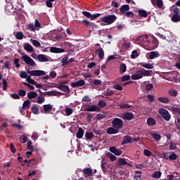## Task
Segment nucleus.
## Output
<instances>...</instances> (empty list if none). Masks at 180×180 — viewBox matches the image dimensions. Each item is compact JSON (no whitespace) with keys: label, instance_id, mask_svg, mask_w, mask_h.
<instances>
[{"label":"nucleus","instance_id":"dca6fc26","mask_svg":"<svg viewBox=\"0 0 180 180\" xmlns=\"http://www.w3.org/2000/svg\"><path fill=\"white\" fill-rule=\"evenodd\" d=\"M120 11L121 13H122V15H124V13H126V12H127V11H130V6L127 4L122 5L120 7Z\"/></svg>","mask_w":180,"mask_h":180},{"label":"nucleus","instance_id":"69168bd1","mask_svg":"<svg viewBox=\"0 0 180 180\" xmlns=\"http://www.w3.org/2000/svg\"><path fill=\"white\" fill-rule=\"evenodd\" d=\"M93 84L94 85H101L102 84V81L98 79H93Z\"/></svg>","mask_w":180,"mask_h":180},{"label":"nucleus","instance_id":"e433bc0d","mask_svg":"<svg viewBox=\"0 0 180 180\" xmlns=\"http://www.w3.org/2000/svg\"><path fill=\"white\" fill-rule=\"evenodd\" d=\"M23 37H25V35L23 34V32H18L15 34V39H17V40H22V39H23Z\"/></svg>","mask_w":180,"mask_h":180},{"label":"nucleus","instance_id":"79ce46f5","mask_svg":"<svg viewBox=\"0 0 180 180\" xmlns=\"http://www.w3.org/2000/svg\"><path fill=\"white\" fill-rule=\"evenodd\" d=\"M139 41H148V35H142L139 37Z\"/></svg>","mask_w":180,"mask_h":180},{"label":"nucleus","instance_id":"bb28decb","mask_svg":"<svg viewBox=\"0 0 180 180\" xmlns=\"http://www.w3.org/2000/svg\"><path fill=\"white\" fill-rule=\"evenodd\" d=\"M137 72H140V74L142 75V77H143V75H144V77H149L150 74H151V70H138Z\"/></svg>","mask_w":180,"mask_h":180},{"label":"nucleus","instance_id":"338daca9","mask_svg":"<svg viewBox=\"0 0 180 180\" xmlns=\"http://www.w3.org/2000/svg\"><path fill=\"white\" fill-rule=\"evenodd\" d=\"M139 56V53H137V51L134 50L132 51L131 55V58H137V56Z\"/></svg>","mask_w":180,"mask_h":180},{"label":"nucleus","instance_id":"a878e982","mask_svg":"<svg viewBox=\"0 0 180 180\" xmlns=\"http://www.w3.org/2000/svg\"><path fill=\"white\" fill-rule=\"evenodd\" d=\"M150 135L154 139V140H155V141H160L162 139L161 134H160L150 133Z\"/></svg>","mask_w":180,"mask_h":180},{"label":"nucleus","instance_id":"9b49d317","mask_svg":"<svg viewBox=\"0 0 180 180\" xmlns=\"http://www.w3.org/2000/svg\"><path fill=\"white\" fill-rule=\"evenodd\" d=\"M110 153H112L113 154H115V155L119 156V155H122V150L120 149H117L116 147L112 146V147H110L109 148Z\"/></svg>","mask_w":180,"mask_h":180},{"label":"nucleus","instance_id":"4be33fe9","mask_svg":"<svg viewBox=\"0 0 180 180\" xmlns=\"http://www.w3.org/2000/svg\"><path fill=\"white\" fill-rule=\"evenodd\" d=\"M151 41H152V45H151L152 49L154 50L157 49L159 44L158 39H157V38L155 37H153Z\"/></svg>","mask_w":180,"mask_h":180},{"label":"nucleus","instance_id":"0e129e2a","mask_svg":"<svg viewBox=\"0 0 180 180\" xmlns=\"http://www.w3.org/2000/svg\"><path fill=\"white\" fill-rule=\"evenodd\" d=\"M169 150H176V143L175 142H170Z\"/></svg>","mask_w":180,"mask_h":180},{"label":"nucleus","instance_id":"3c124183","mask_svg":"<svg viewBox=\"0 0 180 180\" xmlns=\"http://www.w3.org/2000/svg\"><path fill=\"white\" fill-rule=\"evenodd\" d=\"M32 141H28L27 143V148L30 151H34V150L33 149V146H32Z\"/></svg>","mask_w":180,"mask_h":180},{"label":"nucleus","instance_id":"c9c22d12","mask_svg":"<svg viewBox=\"0 0 180 180\" xmlns=\"http://www.w3.org/2000/svg\"><path fill=\"white\" fill-rule=\"evenodd\" d=\"M138 13L141 18H147V16H148V13L144 10H139Z\"/></svg>","mask_w":180,"mask_h":180},{"label":"nucleus","instance_id":"5fc2aeb1","mask_svg":"<svg viewBox=\"0 0 180 180\" xmlns=\"http://www.w3.org/2000/svg\"><path fill=\"white\" fill-rule=\"evenodd\" d=\"M85 137H86V139H87V140H91V139H92V137H94V133L86 132L85 134Z\"/></svg>","mask_w":180,"mask_h":180},{"label":"nucleus","instance_id":"4d7b16f0","mask_svg":"<svg viewBox=\"0 0 180 180\" xmlns=\"http://www.w3.org/2000/svg\"><path fill=\"white\" fill-rule=\"evenodd\" d=\"M112 88L114 89H117V91H122L123 89V87L122 86V85L119 84H117L115 85H113L112 86Z\"/></svg>","mask_w":180,"mask_h":180},{"label":"nucleus","instance_id":"c85d7f7f","mask_svg":"<svg viewBox=\"0 0 180 180\" xmlns=\"http://www.w3.org/2000/svg\"><path fill=\"white\" fill-rule=\"evenodd\" d=\"M28 99H34L37 96L36 91H29L27 95Z\"/></svg>","mask_w":180,"mask_h":180},{"label":"nucleus","instance_id":"6e6552de","mask_svg":"<svg viewBox=\"0 0 180 180\" xmlns=\"http://www.w3.org/2000/svg\"><path fill=\"white\" fill-rule=\"evenodd\" d=\"M84 85H85V80L80 79L71 83L70 86H72V88H78L79 86H84Z\"/></svg>","mask_w":180,"mask_h":180},{"label":"nucleus","instance_id":"20e7f679","mask_svg":"<svg viewBox=\"0 0 180 180\" xmlns=\"http://www.w3.org/2000/svg\"><path fill=\"white\" fill-rule=\"evenodd\" d=\"M112 127L117 129L118 130L123 127V120L120 118H114L112 121Z\"/></svg>","mask_w":180,"mask_h":180},{"label":"nucleus","instance_id":"a19ab883","mask_svg":"<svg viewBox=\"0 0 180 180\" xmlns=\"http://www.w3.org/2000/svg\"><path fill=\"white\" fill-rule=\"evenodd\" d=\"M31 110L34 115H39V108L35 104L32 106Z\"/></svg>","mask_w":180,"mask_h":180},{"label":"nucleus","instance_id":"5701e85b","mask_svg":"<svg viewBox=\"0 0 180 180\" xmlns=\"http://www.w3.org/2000/svg\"><path fill=\"white\" fill-rule=\"evenodd\" d=\"M160 57V53L158 51H152L149 54L150 60H154V58H158Z\"/></svg>","mask_w":180,"mask_h":180},{"label":"nucleus","instance_id":"39448f33","mask_svg":"<svg viewBox=\"0 0 180 180\" xmlns=\"http://www.w3.org/2000/svg\"><path fill=\"white\" fill-rule=\"evenodd\" d=\"M22 58L23 61H25L28 65H30L31 67H35L36 62H34V60H33V59H32V58L30 56L24 55L22 56Z\"/></svg>","mask_w":180,"mask_h":180},{"label":"nucleus","instance_id":"de8ad7c7","mask_svg":"<svg viewBox=\"0 0 180 180\" xmlns=\"http://www.w3.org/2000/svg\"><path fill=\"white\" fill-rule=\"evenodd\" d=\"M107 156H108V158H110V161H112V162L116 161V158H117L116 156H115L111 153H107Z\"/></svg>","mask_w":180,"mask_h":180},{"label":"nucleus","instance_id":"052dcab7","mask_svg":"<svg viewBox=\"0 0 180 180\" xmlns=\"http://www.w3.org/2000/svg\"><path fill=\"white\" fill-rule=\"evenodd\" d=\"M18 96H22V98L23 96H26V91L23 89L18 90Z\"/></svg>","mask_w":180,"mask_h":180},{"label":"nucleus","instance_id":"72a5a7b5","mask_svg":"<svg viewBox=\"0 0 180 180\" xmlns=\"http://www.w3.org/2000/svg\"><path fill=\"white\" fill-rule=\"evenodd\" d=\"M127 70V66H126V64L121 63L120 65V74H124V72Z\"/></svg>","mask_w":180,"mask_h":180},{"label":"nucleus","instance_id":"393cba45","mask_svg":"<svg viewBox=\"0 0 180 180\" xmlns=\"http://www.w3.org/2000/svg\"><path fill=\"white\" fill-rule=\"evenodd\" d=\"M158 102H161V103H166V104L169 103V98L165 96L158 98Z\"/></svg>","mask_w":180,"mask_h":180},{"label":"nucleus","instance_id":"7ed1b4c3","mask_svg":"<svg viewBox=\"0 0 180 180\" xmlns=\"http://www.w3.org/2000/svg\"><path fill=\"white\" fill-rule=\"evenodd\" d=\"M159 115H160L166 122H169V120H171V114H169V112L165 108L159 109Z\"/></svg>","mask_w":180,"mask_h":180},{"label":"nucleus","instance_id":"f704fd0d","mask_svg":"<svg viewBox=\"0 0 180 180\" xmlns=\"http://www.w3.org/2000/svg\"><path fill=\"white\" fill-rule=\"evenodd\" d=\"M162 173L160 171L155 172L152 174V178H155L156 179H159L161 178Z\"/></svg>","mask_w":180,"mask_h":180},{"label":"nucleus","instance_id":"c03bdc74","mask_svg":"<svg viewBox=\"0 0 180 180\" xmlns=\"http://www.w3.org/2000/svg\"><path fill=\"white\" fill-rule=\"evenodd\" d=\"M153 88H154V85H153V84L151 83L147 84L145 86V91H151Z\"/></svg>","mask_w":180,"mask_h":180},{"label":"nucleus","instance_id":"603ef678","mask_svg":"<svg viewBox=\"0 0 180 180\" xmlns=\"http://www.w3.org/2000/svg\"><path fill=\"white\" fill-rule=\"evenodd\" d=\"M98 105L99 108H106V106H107L106 102H105L103 101H99L98 102Z\"/></svg>","mask_w":180,"mask_h":180},{"label":"nucleus","instance_id":"a211bd4d","mask_svg":"<svg viewBox=\"0 0 180 180\" xmlns=\"http://www.w3.org/2000/svg\"><path fill=\"white\" fill-rule=\"evenodd\" d=\"M118 167H122L123 165H128V167H130V163L127 162L124 158H120L118 160L117 163Z\"/></svg>","mask_w":180,"mask_h":180},{"label":"nucleus","instance_id":"1a4fd4ad","mask_svg":"<svg viewBox=\"0 0 180 180\" xmlns=\"http://www.w3.org/2000/svg\"><path fill=\"white\" fill-rule=\"evenodd\" d=\"M82 23L86 26V27H91V29L96 27V25H95V23L89 22V20H82Z\"/></svg>","mask_w":180,"mask_h":180},{"label":"nucleus","instance_id":"473e14b6","mask_svg":"<svg viewBox=\"0 0 180 180\" xmlns=\"http://www.w3.org/2000/svg\"><path fill=\"white\" fill-rule=\"evenodd\" d=\"M44 111L47 113V112H49V110H53V105L51 104H46L43 105Z\"/></svg>","mask_w":180,"mask_h":180},{"label":"nucleus","instance_id":"f3484780","mask_svg":"<svg viewBox=\"0 0 180 180\" xmlns=\"http://www.w3.org/2000/svg\"><path fill=\"white\" fill-rule=\"evenodd\" d=\"M101 167L103 172H106L108 171V162L105 159H103L101 162Z\"/></svg>","mask_w":180,"mask_h":180},{"label":"nucleus","instance_id":"f8f14e48","mask_svg":"<svg viewBox=\"0 0 180 180\" xmlns=\"http://www.w3.org/2000/svg\"><path fill=\"white\" fill-rule=\"evenodd\" d=\"M129 143H133L131 136L129 135L124 136L123 141L121 143L122 146H124V144H129Z\"/></svg>","mask_w":180,"mask_h":180},{"label":"nucleus","instance_id":"e2e57ef3","mask_svg":"<svg viewBox=\"0 0 180 180\" xmlns=\"http://www.w3.org/2000/svg\"><path fill=\"white\" fill-rule=\"evenodd\" d=\"M172 112H174V113H178V115H180V108L179 107H172Z\"/></svg>","mask_w":180,"mask_h":180},{"label":"nucleus","instance_id":"37998d69","mask_svg":"<svg viewBox=\"0 0 180 180\" xmlns=\"http://www.w3.org/2000/svg\"><path fill=\"white\" fill-rule=\"evenodd\" d=\"M28 106H30V101L26 100L23 102L22 109H29Z\"/></svg>","mask_w":180,"mask_h":180},{"label":"nucleus","instance_id":"423d86ee","mask_svg":"<svg viewBox=\"0 0 180 180\" xmlns=\"http://www.w3.org/2000/svg\"><path fill=\"white\" fill-rule=\"evenodd\" d=\"M84 112H101V108L96 105H88L84 108Z\"/></svg>","mask_w":180,"mask_h":180},{"label":"nucleus","instance_id":"8fccbe9b","mask_svg":"<svg viewBox=\"0 0 180 180\" xmlns=\"http://www.w3.org/2000/svg\"><path fill=\"white\" fill-rule=\"evenodd\" d=\"M178 158V155L176 153H172L169 156V160H171L172 161H175Z\"/></svg>","mask_w":180,"mask_h":180},{"label":"nucleus","instance_id":"2f4dec72","mask_svg":"<svg viewBox=\"0 0 180 180\" xmlns=\"http://www.w3.org/2000/svg\"><path fill=\"white\" fill-rule=\"evenodd\" d=\"M76 137L77 139H82V137H84V129H82V128H79L76 134Z\"/></svg>","mask_w":180,"mask_h":180},{"label":"nucleus","instance_id":"f03ea898","mask_svg":"<svg viewBox=\"0 0 180 180\" xmlns=\"http://www.w3.org/2000/svg\"><path fill=\"white\" fill-rule=\"evenodd\" d=\"M117 20V17L115 15H107L105 17L101 18V22L103 23H107V25H112V23H115Z\"/></svg>","mask_w":180,"mask_h":180},{"label":"nucleus","instance_id":"774afa93","mask_svg":"<svg viewBox=\"0 0 180 180\" xmlns=\"http://www.w3.org/2000/svg\"><path fill=\"white\" fill-rule=\"evenodd\" d=\"M173 15H180V10L178 7L173 8Z\"/></svg>","mask_w":180,"mask_h":180},{"label":"nucleus","instance_id":"6ab92c4d","mask_svg":"<svg viewBox=\"0 0 180 180\" xmlns=\"http://www.w3.org/2000/svg\"><path fill=\"white\" fill-rule=\"evenodd\" d=\"M139 65H141V67H143V68H146L147 70H153V68H154V65L151 63H140Z\"/></svg>","mask_w":180,"mask_h":180},{"label":"nucleus","instance_id":"2eb2a0df","mask_svg":"<svg viewBox=\"0 0 180 180\" xmlns=\"http://www.w3.org/2000/svg\"><path fill=\"white\" fill-rule=\"evenodd\" d=\"M24 50H25L26 51H28L29 53H33V51H34V49L29 43L25 44Z\"/></svg>","mask_w":180,"mask_h":180},{"label":"nucleus","instance_id":"aec40b11","mask_svg":"<svg viewBox=\"0 0 180 180\" xmlns=\"http://www.w3.org/2000/svg\"><path fill=\"white\" fill-rule=\"evenodd\" d=\"M108 134H117L119 133V129L115 127H109L107 129Z\"/></svg>","mask_w":180,"mask_h":180},{"label":"nucleus","instance_id":"412c9836","mask_svg":"<svg viewBox=\"0 0 180 180\" xmlns=\"http://www.w3.org/2000/svg\"><path fill=\"white\" fill-rule=\"evenodd\" d=\"M171 20L174 23H178V22H180V14H173Z\"/></svg>","mask_w":180,"mask_h":180},{"label":"nucleus","instance_id":"13d9d810","mask_svg":"<svg viewBox=\"0 0 180 180\" xmlns=\"http://www.w3.org/2000/svg\"><path fill=\"white\" fill-rule=\"evenodd\" d=\"M143 154L146 157H151V155H153V153L151 151H150L149 150H147V149H145L143 150Z\"/></svg>","mask_w":180,"mask_h":180},{"label":"nucleus","instance_id":"09e8293b","mask_svg":"<svg viewBox=\"0 0 180 180\" xmlns=\"http://www.w3.org/2000/svg\"><path fill=\"white\" fill-rule=\"evenodd\" d=\"M20 143H22L23 144H25V143H26V141H27V136H26L25 135H21L20 136Z\"/></svg>","mask_w":180,"mask_h":180},{"label":"nucleus","instance_id":"c756f323","mask_svg":"<svg viewBox=\"0 0 180 180\" xmlns=\"http://www.w3.org/2000/svg\"><path fill=\"white\" fill-rule=\"evenodd\" d=\"M156 124H157V121H155L154 118H152V117L148 118L147 124H148V126H155Z\"/></svg>","mask_w":180,"mask_h":180},{"label":"nucleus","instance_id":"864d4df0","mask_svg":"<svg viewBox=\"0 0 180 180\" xmlns=\"http://www.w3.org/2000/svg\"><path fill=\"white\" fill-rule=\"evenodd\" d=\"M129 79H130V75H125L122 76L121 78V81L122 82H126V81H129Z\"/></svg>","mask_w":180,"mask_h":180},{"label":"nucleus","instance_id":"49530a36","mask_svg":"<svg viewBox=\"0 0 180 180\" xmlns=\"http://www.w3.org/2000/svg\"><path fill=\"white\" fill-rule=\"evenodd\" d=\"M65 113H66V116H70V115H72V113H73L74 111L72 110V108H66L65 109Z\"/></svg>","mask_w":180,"mask_h":180},{"label":"nucleus","instance_id":"680f3d73","mask_svg":"<svg viewBox=\"0 0 180 180\" xmlns=\"http://www.w3.org/2000/svg\"><path fill=\"white\" fill-rule=\"evenodd\" d=\"M20 78H27V77H30V75H27V73L25 71H21L20 72Z\"/></svg>","mask_w":180,"mask_h":180},{"label":"nucleus","instance_id":"ea45409f","mask_svg":"<svg viewBox=\"0 0 180 180\" xmlns=\"http://www.w3.org/2000/svg\"><path fill=\"white\" fill-rule=\"evenodd\" d=\"M61 64L62 67H64V65H68V56H65L61 59Z\"/></svg>","mask_w":180,"mask_h":180},{"label":"nucleus","instance_id":"0eeeda50","mask_svg":"<svg viewBox=\"0 0 180 180\" xmlns=\"http://www.w3.org/2000/svg\"><path fill=\"white\" fill-rule=\"evenodd\" d=\"M134 114L133 112H124L122 114V118L124 120H133L134 119Z\"/></svg>","mask_w":180,"mask_h":180},{"label":"nucleus","instance_id":"58836bf2","mask_svg":"<svg viewBox=\"0 0 180 180\" xmlns=\"http://www.w3.org/2000/svg\"><path fill=\"white\" fill-rule=\"evenodd\" d=\"M143 174V172L141 171H136L135 172V176H134V179L139 180L141 179V174Z\"/></svg>","mask_w":180,"mask_h":180},{"label":"nucleus","instance_id":"cd10ccee","mask_svg":"<svg viewBox=\"0 0 180 180\" xmlns=\"http://www.w3.org/2000/svg\"><path fill=\"white\" fill-rule=\"evenodd\" d=\"M98 57L100 60H103V58L105 57V52L103 51V49L100 48L99 49L96 50Z\"/></svg>","mask_w":180,"mask_h":180},{"label":"nucleus","instance_id":"9d476101","mask_svg":"<svg viewBox=\"0 0 180 180\" xmlns=\"http://www.w3.org/2000/svg\"><path fill=\"white\" fill-rule=\"evenodd\" d=\"M58 88L60 89V91H62L63 92H67L68 94H70L71 91H70V87L65 84H60L58 86Z\"/></svg>","mask_w":180,"mask_h":180},{"label":"nucleus","instance_id":"4c0bfd02","mask_svg":"<svg viewBox=\"0 0 180 180\" xmlns=\"http://www.w3.org/2000/svg\"><path fill=\"white\" fill-rule=\"evenodd\" d=\"M168 94L170 96H173V97L178 96V91L175 89L169 90Z\"/></svg>","mask_w":180,"mask_h":180},{"label":"nucleus","instance_id":"bf43d9fd","mask_svg":"<svg viewBox=\"0 0 180 180\" xmlns=\"http://www.w3.org/2000/svg\"><path fill=\"white\" fill-rule=\"evenodd\" d=\"M114 91L107 89V91L104 94V95L105 96H112V95H114Z\"/></svg>","mask_w":180,"mask_h":180},{"label":"nucleus","instance_id":"ddd939ff","mask_svg":"<svg viewBox=\"0 0 180 180\" xmlns=\"http://www.w3.org/2000/svg\"><path fill=\"white\" fill-rule=\"evenodd\" d=\"M37 60L39 63H47L49 61V58L46 56V55L39 54L37 56Z\"/></svg>","mask_w":180,"mask_h":180},{"label":"nucleus","instance_id":"6e6d98bb","mask_svg":"<svg viewBox=\"0 0 180 180\" xmlns=\"http://www.w3.org/2000/svg\"><path fill=\"white\" fill-rule=\"evenodd\" d=\"M32 44L34 47H41L40 42L36 39L32 40Z\"/></svg>","mask_w":180,"mask_h":180},{"label":"nucleus","instance_id":"b1692460","mask_svg":"<svg viewBox=\"0 0 180 180\" xmlns=\"http://www.w3.org/2000/svg\"><path fill=\"white\" fill-rule=\"evenodd\" d=\"M83 172H84V175H86V176H92V175H93L92 170L89 167H86V168L84 169Z\"/></svg>","mask_w":180,"mask_h":180},{"label":"nucleus","instance_id":"a18cd8bd","mask_svg":"<svg viewBox=\"0 0 180 180\" xmlns=\"http://www.w3.org/2000/svg\"><path fill=\"white\" fill-rule=\"evenodd\" d=\"M44 101H46V98L42 96H38L37 101L36 102L37 103L41 104V103H44Z\"/></svg>","mask_w":180,"mask_h":180},{"label":"nucleus","instance_id":"4468645a","mask_svg":"<svg viewBox=\"0 0 180 180\" xmlns=\"http://www.w3.org/2000/svg\"><path fill=\"white\" fill-rule=\"evenodd\" d=\"M64 51H65L61 48L51 47L50 49L51 53H64Z\"/></svg>","mask_w":180,"mask_h":180},{"label":"nucleus","instance_id":"f257e3e1","mask_svg":"<svg viewBox=\"0 0 180 180\" xmlns=\"http://www.w3.org/2000/svg\"><path fill=\"white\" fill-rule=\"evenodd\" d=\"M27 72L30 76H27L26 81L29 84H32V85H36V82L34 79H32V77H41L46 75V71L44 70H27Z\"/></svg>","mask_w":180,"mask_h":180},{"label":"nucleus","instance_id":"7c9ffc66","mask_svg":"<svg viewBox=\"0 0 180 180\" xmlns=\"http://www.w3.org/2000/svg\"><path fill=\"white\" fill-rule=\"evenodd\" d=\"M131 79L137 80V79H141L143 78V75L140 72H137V74L132 75L131 76Z\"/></svg>","mask_w":180,"mask_h":180}]
</instances>
